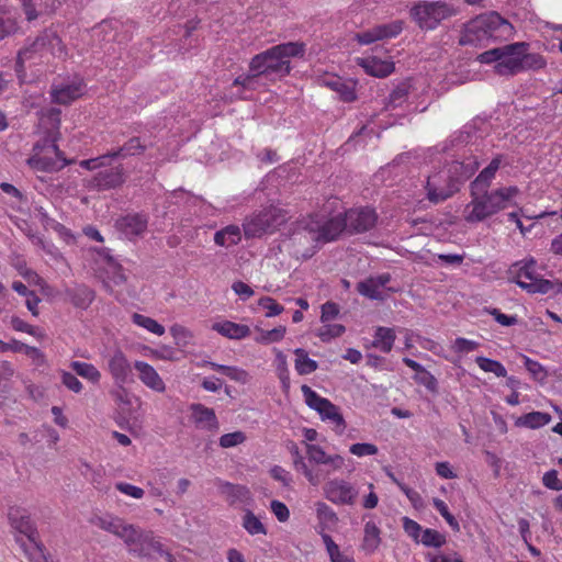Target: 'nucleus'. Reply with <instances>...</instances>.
<instances>
[{
    "label": "nucleus",
    "instance_id": "cd10ccee",
    "mask_svg": "<svg viewBox=\"0 0 562 562\" xmlns=\"http://www.w3.org/2000/svg\"><path fill=\"white\" fill-rule=\"evenodd\" d=\"M382 542L381 529L378 527L375 521L368 520L363 526V537L360 543V550L367 555H371L376 552Z\"/></svg>",
    "mask_w": 562,
    "mask_h": 562
},
{
    "label": "nucleus",
    "instance_id": "7c9ffc66",
    "mask_svg": "<svg viewBox=\"0 0 562 562\" xmlns=\"http://www.w3.org/2000/svg\"><path fill=\"white\" fill-rule=\"evenodd\" d=\"M324 86L338 93L339 98L345 102L356 99L355 83L347 81L338 76H328L323 79Z\"/></svg>",
    "mask_w": 562,
    "mask_h": 562
},
{
    "label": "nucleus",
    "instance_id": "bf43d9fd",
    "mask_svg": "<svg viewBox=\"0 0 562 562\" xmlns=\"http://www.w3.org/2000/svg\"><path fill=\"white\" fill-rule=\"evenodd\" d=\"M149 356L156 360L175 361L177 360V351L175 348L162 345L158 348H149Z\"/></svg>",
    "mask_w": 562,
    "mask_h": 562
},
{
    "label": "nucleus",
    "instance_id": "a19ab883",
    "mask_svg": "<svg viewBox=\"0 0 562 562\" xmlns=\"http://www.w3.org/2000/svg\"><path fill=\"white\" fill-rule=\"evenodd\" d=\"M552 417L549 413L531 412L517 418L516 426L529 429H538L551 422Z\"/></svg>",
    "mask_w": 562,
    "mask_h": 562
},
{
    "label": "nucleus",
    "instance_id": "3c124183",
    "mask_svg": "<svg viewBox=\"0 0 562 562\" xmlns=\"http://www.w3.org/2000/svg\"><path fill=\"white\" fill-rule=\"evenodd\" d=\"M409 87L407 83H400L395 89L392 90L387 98L386 109H396L402 106L408 97Z\"/></svg>",
    "mask_w": 562,
    "mask_h": 562
},
{
    "label": "nucleus",
    "instance_id": "4c0bfd02",
    "mask_svg": "<svg viewBox=\"0 0 562 562\" xmlns=\"http://www.w3.org/2000/svg\"><path fill=\"white\" fill-rule=\"evenodd\" d=\"M241 240V229L237 225H228L214 235V241L221 247H231Z\"/></svg>",
    "mask_w": 562,
    "mask_h": 562
},
{
    "label": "nucleus",
    "instance_id": "b1692460",
    "mask_svg": "<svg viewBox=\"0 0 562 562\" xmlns=\"http://www.w3.org/2000/svg\"><path fill=\"white\" fill-rule=\"evenodd\" d=\"M133 367L137 371L139 381L147 389L156 393H164L166 391L167 386L164 379L151 364L142 360H136L133 363Z\"/></svg>",
    "mask_w": 562,
    "mask_h": 562
},
{
    "label": "nucleus",
    "instance_id": "0eeeda50",
    "mask_svg": "<svg viewBox=\"0 0 562 562\" xmlns=\"http://www.w3.org/2000/svg\"><path fill=\"white\" fill-rule=\"evenodd\" d=\"M64 156L55 140L45 139L36 143L33 147V154L27 159V165L37 171L54 172L72 164Z\"/></svg>",
    "mask_w": 562,
    "mask_h": 562
},
{
    "label": "nucleus",
    "instance_id": "ddd939ff",
    "mask_svg": "<svg viewBox=\"0 0 562 562\" xmlns=\"http://www.w3.org/2000/svg\"><path fill=\"white\" fill-rule=\"evenodd\" d=\"M305 454L310 463L324 467L316 472L322 475V481L331 473L340 471L345 467V459L340 454H328L323 447L315 443H305Z\"/></svg>",
    "mask_w": 562,
    "mask_h": 562
},
{
    "label": "nucleus",
    "instance_id": "f257e3e1",
    "mask_svg": "<svg viewBox=\"0 0 562 562\" xmlns=\"http://www.w3.org/2000/svg\"><path fill=\"white\" fill-rule=\"evenodd\" d=\"M514 34L510 22L497 12L480 14L463 24L459 37L461 46L484 47L493 42L509 40Z\"/></svg>",
    "mask_w": 562,
    "mask_h": 562
},
{
    "label": "nucleus",
    "instance_id": "f03ea898",
    "mask_svg": "<svg viewBox=\"0 0 562 562\" xmlns=\"http://www.w3.org/2000/svg\"><path fill=\"white\" fill-rule=\"evenodd\" d=\"M479 166L476 159L469 162L454 160L431 172L425 183L428 201L438 204L451 198L459 191V186L479 169Z\"/></svg>",
    "mask_w": 562,
    "mask_h": 562
},
{
    "label": "nucleus",
    "instance_id": "680f3d73",
    "mask_svg": "<svg viewBox=\"0 0 562 562\" xmlns=\"http://www.w3.org/2000/svg\"><path fill=\"white\" fill-rule=\"evenodd\" d=\"M259 306L266 310L267 317H273L283 312V306L280 305L274 299L265 296L259 300Z\"/></svg>",
    "mask_w": 562,
    "mask_h": 562
},
{
    "label": "nucleus",
    "instance_id": "9d476101",
    "mask_svg": "<svg viewBox=\"0 0 562 562\" xmlns=\"http://www.w3.org/2000/svg\"><path fill=\"white\" fill-rule=\"evenodd\" d=\"M454 14L453 7L443 1H419L411 9L413 20L424 30H434L441 21Z\"/></svg>",
    "mask_w": 562,
    "mask_h": 562
},
{
    "label": "nucleus",
    "instance_id": "774afa93",
    "mask_svg": "<svg viewBox=\"0 0 562 562\" xmlns=\"http://www.w3.org/2000/svg\"><path fill=\"white\" fill-rule=\"evenodd\" d=\"M115 488L120 491L122 494L133 497L135 499H140L145 494L143 488L126 482L116 483Z\"/></svg>",
    "mask_w": 562,
    "mask_h": 562
},
{
    "label": "nucleus",
    "instance_id": "4468645a",
    "mask_svg": "<svg viewBox=\"0 0 562 562\" xmlns=\"http://www.w3.org/2000/svg\"><path fill=\"white\" fill-rule=\"evenodd\" d=\"M323 494L330 503L341 506H352L356 504L358 498V490L350 482L344 479H331L328 480L323 486Z\"/></svg>",
    "mask_w": 562,
    "mask_h": 562
},
{
    "label": "nucleus",
    "instance_id": "6ab92c4d",
    "mask_svg": "<svg viewBox=\"0 0 562 562\" xmlns=\"http://www.w3.org/2000/svg\"><path fill=\"white\" fill-rule=\"evenodd\" d=\"M306 217L297 221L295 227L291 234V241L295 247L294 252L302 259H310L319 249L316 240L310 238L307 229H305Z\"/></svg>",
    "mask_w": 562,
    "mask_h": 562
},
{
    "label": "nucleus",
    "instance_id": "1a4fd4ad",
    "mask_svg": "<svg viewBox=\"0 0 562 562\" xmlns=\"http://www.w3.org/2000/svg\"><path fill=\"white\" fill-rule=\"evenodd\" d=\"M301 391L305 404L311 409L317 412L323 422L330 424L333 430L337 435H342L346 430L347 424L339 407L333 404L328 398L321 396L306 384L301 386Z\"/></svg>",
    "mask_w": 562,
    "mask_h": 562
},
{
    "label": "nucleus",
    "instance_id": "aec40b11",
    "mask_svg": "<svg viewBox=\"0 0 562 562\" xmlns=\"http://www.w3.org/2000/svg\"><path fill=\"white\" fill-rule=\"evenodd\" d=\"M402 31L403 22L397 20L359 32L355 35V40L361 45H369L376 41L396 37Z\"/></svg>",
    "mask_w": 562,
    "mask_h": 562
},
{
    "label": "nucleus",
    "instance_id": "dca6fc26",
    "mask_svg": "<svg viewBox=\"0 0 562 562\" xmlns=\"http://www.w3.org/2000/svg\"><path fill=\"white\" fill-rule=\"evenodd\" d=\"M528 44L513 43L503 46L501 61L495 64V72L499 76H514L521 72V54L526 52Z\"/></svg>",
    "mask_w": 562,
    "mask_h": 562
},
{
    "label": "nucleus",
    "instance_id": "72a5a7b5",
    "mask_svg": "<svg viewBox=\"0 0 562 562\" xmlns=\"http://www.w3.org/2000/svg\"><path fill=\"white\" fill-rule=\"evenodd\" d=\"M290 453L293 458V464H294L295 470L302 472L311 485L317 486L322 482L321 473L315 472V470L311 469L306 464L303 456L301 454V452L295 443L291 445Z\"/></svg>",
    "mask_w": 562,
    "mask_h": 562
},
{
    "label": "nucleus",
    "instance_id": "c756f323",
    "mask_svg": "<svg viewBox=\"0 0 562 562\" xmlns=\"http://www.w3.org/2000/svg\"><path fill=\"white\" fill-rule=\"evenodd\" d=\"M502 164V156L497 155L494 157L487 167H485L475 180L471 183V190L474 191H487L497 170L499 169Z\"/></svg>",
    "mask_w": 562,
    "mask_h": 562
},
{
    "label": "nucleus",
    "instance_id": "79ce46f5",
    "mask_svg": "<svg viewBox=\"0 0 562 562\" xmlns=\"http://www.w3.org/2000/svg\"><path fill=\"white\" fill-rule=\"evenodd\" d=\"M475 136V128L473 125H465L462 130L454 133L450 139H448L442 149L448 150L450 148H458L464 146L467 144L472 143L473 137Z\"/></svg>",
    "mask_w": 562,
    "mask_h": 562
},
{
    "label": "nucleus",
    "instance_id": "69168bd1",
    "mask_svg": "<svg viewBox=\"0 0 562 562\" xmlns=\"http://www.w3.org/2000/svg\"><path fill=\"white\" fill-rule=\"evenodd\" d=\"M524 366L535 379L543 380L547 376L544 368L536 360L524 356Z\"/></svg>",
    "mask_w": 562,
    "mask_h": 562
},
{
    "label": "nucleus",
    "instance_id": "864d4df0",
    "mask_svg": "<svg viewBox=\"0 0 562 562\" xmlns=\"http://www.w3.org/2000/svg\"><path fill=\"white\" fill-rule=\"evenodd\" d=\"M276 362L277 374L281 382L282 389L284 392H288L290 389V372L288 369L286 357L281 351H278Z\"/></svg>",
    "mask_w": 562,
    "mask_h": 562
},
{
    "label": "nucleus",
    "instance_id": "5701e85b",
    "mask_svg": "<svg viewBox=\"0 0 562 562\" xmlns=\"http://www.w3.org/2000/svg\"><path fill=\"white\" fill-rule=\"evenodd\" d=\"M148 216L144 213H128L116 220L115 227L127 239L144 234L147 229Z\"/></svg>",
    "mask_w": 562,
    "mask_h": 562
},
{
    "label": "nucleus",
    "instance_id": "a211bd4d",
    "mask_svg": "<svg viewBox=\"0 0 562 562\" xmlns=\"http://www.w3.org/2000/svg\"><path fill=\"white\" fill-rule=\"evenodd\" d=\"M91 522L95 527L122 539L125 544H127V542H133L132 537L135 535V526L125 524L120 517L105 514L102 516H95L92 518Z\"/></svg>",
    "mask_w": 562,
    "mask_h": 562
},
{
    "label": "nucleus",
    "instance_id": "6e6d98bb",
    "mask_svg": "<svg viewBox=\"0 0 562 562\" xmlns=\"http://www.w3.org/2000/svg\"><path fill=\"white\" fill-rule=\"evenodd\" d=\"M345 333V326L340 324L323 323V326L318 329L317 336L322 341H329L333 338L339 337Z\"/></svg>",
    "mask_w": 562,
    "mask_h": 562
},
{
    "label": "nucleus",
    "instance_id": "2eb2a0df",
    "mask_svg": "<svg viewBox=\"0 0 562 562\" xmlns=\"http://www.w3.org/2000/svg\"><path fill=\"white\" fill-rule=\"evenodd\" d=\"M133 364L126 355L121 350H114L106 360V370L115 386H125L133 383Z\"/></svg>",
    "mask_w": 562,
    "mask_h": 562
},
{
    "label": "nucleus",
    "instance_id": "37998d69",
    "mask_svg": "<svg viewBox=\"0 0 562 562\" xmlns=\"http://www.w3.org/2000/svg\"><path fill=\"white\" fill-rule=\"evenodd\" d=\"M70 368L78 374L79 376L86 379L92 384H98L101 380V372L99 369L89 362L82 361H72L70 363Z\"/></svg>",
    "mask_w": 562,
    "mask_h": 562
},
{
    "label": "nucleus",
    "instance_id": "de8ad7c7",
    "mask_svg": "<svg viewBox=\"0 0 562 562\" xmlns=\"http://www.w3.org/2000/svg\"><path fill=\"white\" fill-rule=\"evenodd\" d=\"M475 363L479 366V368L488 373L495 374L497 378H505L507 375V370L497 360H493L483 356H479L475 358Z\"/></svg>",
    "mask_w": 562,
    "mask_h": 562
},
{
    "label": "nucleus",
    "instance_id": "c03bdc74",
    "mask_svg": "<svg viewBox=\"0 0 562 562\" xmlns=\"http://www.w3.org/2000/svg\"><path fill=\"white\" fill-rule=\"evenodd\" d=\"M294 355L296 357L294 367L300 375L311 374L317 370L318 363L314 359H311L304 349H295Z\"/></svg>",
    "mask_w": 562,
    "mask_h": 562
},
{
    "label": "nucleus",
    "instance_id": "a18cd8bd",
    "mask_svg": "<svg viewBox=\"0 0 562 562\" xmlns=\"http://www.w3.org/2000/svg\"><path fill=\"white\" fill-rule=\"evenodd\" d=\"M71 303L79 308H87L94 299V292L85 285H79L72 291H68Z\"/></svg>",
    "mask_w": 562,
    "mask_h": 562
},
{
    "label": "nucleus",
    "instance_id": "052dcab7",
    "mask_svg": "<svg viewBox=\"0 0 562 562\" xmlns=\"http://www.w3.org/2000/svg\"><path fill=\"white\" fill-rule=\"evenodd\" d=\"M403 521V529L404 531L407 533V536H409L415 542H419V539L422 537V533L424 531V529L422 528V526L408 518V517H403L402 519Z\"/></svg>",
    "mask_w": 562,
    "mask_h": 562
},
{
    "label": "nucleus",
    "instance_id": "a878e982",
    "mask_svg": "<svg viewBox=\"0 0 562 562\" xmlns=\"http://www.w3.org/2000/svg\"><path fill=\"white\" fill-rule=\"evenodd\" d=\"M391 276L389 273H382L376 277H370L364 281H361L357 285L358 292L371 300H383L384 289L390 282Z\"/></svg>",
    "mask_w": 562,
    "mask_h": 562
},
{
    "label": "nucleus",
    "instance_id": "412c9836",
    "mask_svg": "<svg viewBox=\"0 0 562 562\" xmlns=\"http://www.w3.org/2000/svg\"><path fill=\"white\" fill-rule=\"evenodd\" d=\"M346 221V231L350 233H363L371 229L376 222L374 210L369 207L349 210L342 214Z\"/></svg>",
    "mask_w": 562,
    "mask_h": 562
},
{
    "label": "nucleus",
    "instance_id": "20e7f679",
    "mask_svg": "<svg viewBox=\"0 0 562 562\" xmlns=\"http://www.w3.org/2000/svg\"><path fill=\"white\" fill-rule=\"evenodd\" d=\"M304 54V43H282L255 55L250 59L249 71L266 77L282 78L291 72V58L303 57Z\"/></svg>",
    "mask_w": 562,
    "mask_h": 562
},
{
    "label": "nucleus",
    "instance_id": "e2e57ef3",
    "mask_svg": "<svg viewBox=\"0 0 562 562\" xmlns=\"http://www.w3.org/2000/svg\"><path fill=\"white\" fill-rule=\"evenodd\" d=\"M414 380L424 385L430 392H437L438 381L437 379L426 369H424L420 373L415 374Z\"/></svg>",
    "mask_w": 562,
    "mask_h": 562
},
{
    "label": "nucleus",
    "instance_id": "bb28decb",
    "mask_svg": "<svg viewBox=\"0 0 562 562\" xmlns=\"http://www.w3.org/2000/svg\"><path fill=\"white\" fill-rule=\"evenodd\" d=\"M316 518H317V527L316 531L322 537L324 541V536H329L326 530L335 527L338 522V516L335 510L327 505L325 502L318 501L314 504Z\"/></svg>",
    "mask_w": 562,
    "mask_h": 562
},
{
    "label": "nucleus",
    "instance_id": "4be33fe9",
    "mask_svg": "<svg viewBox=\"0 0 562 562\" xmlns=\"http://www.w3.org/2000/svg\"><path fill=\"white\" fill-rule=\"evenodd\" d=\"M85 83L82 79L75 78L69 81L54 83L50 91L53 102L58 104H69L85 93Z\"/></svg>",
    "mask_w": 562,
    "mask_h": 562
},
{
    "label": "nucleus",
    "instance_id": "2f4dec72",
    "mask_svg": "<svg viewBox=\"0 0 562 562\" xmlns=\"http://www.w3.org/2000/svg\"><path fill=\"white\" fill-rule=\"evenodd\" d=\"M212 329L228 339H244L250 335V328L244 324L221 321L212 325Z\"/></svg>",
    "mask_w": 562,
    "mask_h": 562
},
{
    "label": "nucleus",
    "instance_id": "6e6552de",
    "mask_svg": "<svg viewBox=\"0 0 562 562\" xmlns=\"http://www.w3.org/2000/svg\"><path fill=\"white\" fill-rule=\"evenodd\" d=\"M41 58L53 55L58 58L66 56L65 47L61 44V40L53 31H45L37 36L30 45L20 49L16 60V71L20 72L23 68V64L35 56Z\"/></svg>",
    "mask_w": 562,
    "mask_h": 562
},
{
    "label": "nucleus",
    "instance_id": "4d7b16f0",
    "mask_svg": "<svg viewBox=\"0 0 562 562\" xmlns=\"http://www.w3.org/2000/svg\"><path fill=\"white\" fill-rule=\"evenodd\" d=\"M170 334L176 344L182 347L187 346L193 338L191 330L179 324H175L170 327Z\"/></svg>",
    "mask_w": 562,
    "mask_h": 562
},
{
    "label": "nucleus",
    "instance_id": "7ed1b4c3",
    "mask_svg": "<svg viewBox=\"0 0 562 562\" xmlns=\"http://www.w3.org/2000/svg\"><path fill=\"white\" fill-rule=\"evenodd\" d=\"M518 194L519 189L516 186L487 191L471 190V200L464 206L463 220L468 224L485 222L505 209L516 205L514 200Z\"/></svg>",
    "mask_w": 562,
    "mask_h": 562
},
{
    "label": "nucleus",
    "instance_id": "c9c22d12",
    "mask_svg": "<svg viewBox=\"0 0 562 562\" xmlns=\"http://www.w3.org/2000/svg\"><path fill=\"white\" fill-rule=\"evenodd\" d=\"M221 492L227 497L231 505H248L251 501L250 491L244 485H235L226 482L221 485Z\"/></svg>",
    "mask_w": 562,
    "mask_h": 562
},
{
    "label": "nucleus",
    "instance_id": "13d9d810",
    "mask_svg": "<svg viewBox=\"0 0 562 562\" xmlns=\"http://www.w3.org/2000/svg\"><path fill=\"white\" fill-rule=\"evenodd\" d=\"M349 452L358 458L375 456L379 448L370 442H357L349 447Z\"/></svg>",
    "mask_w": 562,
    "mask_h": 562
},
{
    "label": "nucleus",
    "instance_id": "603ef678",
    "mask_svg": "<svg viewBox=\"0 0 562 562\" xmlns=\"http://www.w3.org/2000/svg\"><path fill=\"white\" fill-rule=\"evenodd\" d=\"M521 71L524 70H539L547 66L546 58L537 53H527L524 52L521 54Z\"/></svg>",
    "mask_w": 562,
    "mask_h": 562
},
{
    "label": "nucleus",
    "instance_id": "0e129e2a",
    "mask_svg": "<svg viewBox=\"0 0 562 562\" xmlns=\"http://www.w3.org/2000/svg\"><path fill=\"white\" fill-rule=\"evenodd\" d=\"M246 440V436L243 431H234L225 434L220 438V446L222 448H233Z\"/></svg>",
    "mask_w": 562,
    "mask_h": 562
},
{
    "label": "nucleus",
    "instance_id": "58836bf2",
    "mask_svg": "<svg viewBox=\"0 0 562 562\" xmlns=\"http://www.w3.org/2000/svg\"><path fill=\"white\" fill-rule=\"evenodd\" d=\"M18 29L16 12L8 5H0V41Z\"/></svg>",
    "mask_w": 562,
    "mask_h": 562
},
{
    "label": "nucleus",
    "instance_id": "338daca9",
    "mask_svg": "<svg viewBox=\"0 0 562 562\" xmlns=\"http://www.w3.org/2000/svg\"><path fill=\"white\" fill-rule=\"evenodd\" d=\"M480 347V344L474 340H470L467 338L459 337L453 341L452 348L456 352L460 353H469L471 351L476 350Z\"/></svg>",
    "mask_w": 562,
    "mask_h": 562
},
{
    "label": "nucleus",
    "instance_id": "39448f33",
    "mask_svg": "<svg viewBox=\"0 0 562 562\" xmlns=\"http://www.w3.org/2000/svg\"><path fill=\"white\" fill-rule=\"evenodd\" d=\"M533 258L515 262L509 268L510 280L530 294H547L553 289L550 280L541 278L536 270Z\"/></svg>",
    "mask_w": 562,
    "mask_h": 562
},
{
    "label": "nucleus",
    "instance_id": "423d86ee",
    "mask_svg": "<svg viewBox=\"0 0 562 562\" xmlns=\"http://www.w3.org/2000/svg\"><path fill=\"white\" fill-rule=\"evenodd\" d=\"M305 229L310 238L316 240L318 248L327 243L335 241L346 231V221L342 214L325 216L324 214H311L306 217Z\"/></svg>",
    "mask_w": 562,
    "mask_h": 562
},
{
    "label": "nucleus",
    "instance_id": "09e8293b",
    "mask_svg": "<svg viewBox=\"0 0 562 562\" xmlns=\"http://www.w3.org/2000/svg\"><path fill=\"white\" fill-rule=\"evenodd\" d=\"M446 542L447 538L443 533L435 529L426 528L424 529L418 543L428 548H441Z\"/></svg>",
    "mask_w": 562,
    "mask_h": 562
},
{
    "label": "nucleus",
    "instance_id": "49530a36",
    "mask_svg": "<svg viewBox=\"0 0 562 562\" xmlns=\"http://www.w3.org/2000/svg\"><path fill=\"white\" fill-rule=\"evenodd\" d=\"M132 322L135 325H137L157 336H162L166 331L165 327L161 324H159L157 321H155L154 318H151L149 316L139 314V313H134L132 315Z\"/></svg>",
    "mask_w": 562,
    "mask_h": 562
},
{
    "label": "nucleus",
    "instance_id": "5fc2aeb1",
    "mask_svg": "<svg viewBox=\"0 0 562 562\" xmlns=\"http://www.w3.org/2000/svg\"><path fill=\"white\" fill-rule=\"evenodd\" d=\"M285 331L284 326H278L271 330H260V335L256 337L255 340L263 345L278 342L283 339Z\"/></svg>",
    "mask_w": 562,
    "mask_h": 562
},
{
    "label": "nucleus",
    "instance_id": "473e14b6",
    "mask_svg": "<svg viewBox=\"0 0 562 562\" xmlns=\"http://www.w3.org/2000/svg\"><path fill=\"white\" fill-rule=\"evenodd\" d=\"M124 181L122 167H114L99 171L93 179L94 186L100 190H108L122 184Z\"/></svg>",
    "mask_w": 562,
    "mask_h": 562
},
{
    "label": "nucleus",
    "instance_id": "ea45409f",
    "mask_svg": "<svg viewBox=\"0 0 562 562\" xmlns=\"http://www.w3.org/2000/svg\"><path fill=\"white\" fill-rule=\"evenodd\" d=\"M395 339L396 335L392 328L380 326L375 329L372 346L387 353L392 350Z\"/></svg>",
    "mask_w": 562,
    "mask_h": 562
},
{
    "label": "nucleus",
    "instance_id": "9b49d317",
    "mask_svg": "<svg viewBox=\"0 0 562 562\" xmlns=\"http://www.w3.org/2000/svg\"><path fill=\"white\" fill-rule=\"evenodd\" d=\"M285 222V215L277 207H268L247 217L243 224L246 238H258L273 233Z\"/></svg>",
    "mask_w": 562,
    "mask_h": 562
},
{
    "label": "nucleus",
    "instance_id": "8fccbe9b",
    "mask_svg": "<svg viewBox=\"0 0 562 562\" xmlns=\"http://www.w3.org/2000/svg\"><path fill=\"white\" fill-rule=\"evenodd\" d=\"M324 544L330 562H355V559L340 551L330 536H324Z\"/></svg>",
    "mask_w": 562,
    "mask_h": 562
},
{
    "label": "nucleus",
    "instance_id": "e433bc0d",
    "mask_svg": "<svg viewBox=\"0 0 562 562\" xmlns=\"http://www.w3.org/2000/svg\"><path fill=\"white\" fill-rule=\"evenodd\" d=\"M241 526L250 536H266L268 530L261 520L251 509H244Z\"/></svg>",
    "mask_w": 562,
    "mask_h": 562
},
{
    "label": "nucleus",
    "instance_id": "f704fd0d",
    "mask_svg": "<svg viewBox=\"0 0 562 562\" xmlns=\"http://www.w3.org/2000/svg\"><path fill=\"white\" fill-rule=\"evenodd\" d=\"M147 148L140 137H132L121 147L109 153L111 159H125L127 157L142 155Z\"/></svg>",
    "mask_w": 562,
    "mask_h": 562
},
{
    "label": "nucleus",
    "instance_id": "c85d7f7f",
    "mask_svg": "<svg viewBox=\"0 0 562 562\" xmlns=\"http://www.w3.org/2000/svg\"><path fill=\"white\" fill-rule=\"evenodd\" d=\"M192 418L196 426L206 430H216L218 422L212 408L205 407L202 404L191 405Z\"/></svg>",
    "mask_w": 562,
    "mask_h": 562
},
{
    "label": "nucleus",
    "instance_id": "393cba45",
    "mask_svg": "<svg viewBox=\"0 0 562 562\" xmlns=\"http://www.w3.org/2000/svg\"><path fill=\"white\" fill-rule=\"evenodd\" d=\"M356 63L366 74L376 78L387 77L395 69L391 59H380L375 56L357 57Z\"/></svg>",
    "mask_w": 562,
    "mask_h": 562
},
{
    "label": "nucleus",
    "instance_id": "f3484780",
    "mask_svg": "<svg viewBox=\"0 0 562 562\" xmlns=\"http://www.w3.org/2000/svg\"><path fill=\"white\" fill-rule=\"evenodd\" d=\"M9 520L16 531L26 536L31 544L34 547L38 558L45 560V562H49L45 555L44 547L36 539V529L34 528L26 512L20 508H11L9 512Z\"/></svg>",
    "mask_w": 562,
    "mask_h": 562
},
{
    "label": "nucleus",
    "instance_id": "f8f14e48",
    "mask_svg": "<svg viewBox=\"0 0 562 562\" xmlns=\"http://www.w3.org/2000/svg\"><path fill=\"white\" fill-rule=\"evenodd\" d=\"M132 538L133 542H127L126 544L130 553L146 559H151L155 554H159L165 557L167 562H178L151 531H143L135 527V535Z\"/></svg>",
    "mask_w": 562,
    "mask_h": 562
}]
</instances>
